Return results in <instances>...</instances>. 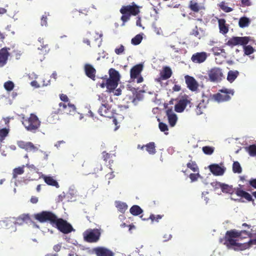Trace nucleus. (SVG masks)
<instances>
[{"instance_id": "a19ab883", "label": "nucleus", "mask_w": 256, "mask_h": 256, "mask_svg": "<svg viewBox=\"0 0 256 256\" xmlns=\"http://www.w3.org/2000/svg\"><path fill=\"white\" fill-rule=\"evenodd\" d=\"M212 51L213 52L214 54L216 56H218L222 54H226L225 50L224 48H220V47H218V46L213 47L212 48Z\"/></svg>"}, {"instance_id": "9b49d317", "label": "nucleus", "mask_w": 256, "mask_h": 256, "mask_svg": "<svg viewBox=\"0 0 256 256\" xmlns=\"http://www.w3.org/2000/svg\"><path fill=\"white\" fill-rule=\"evenodd\" d=\"M208 74L210 80L214 82H220L224 78L222 69L218 67L212 68L208 71Z\"/></svg>"}, {"instance_id": "5701e85b", "label": "nucleus", "mask_w": 256, "mask_h": 256, "mask_svg": "<svg viewBox=\"0 0 256 256\" xmlns=\"http://www.w3.org/2000/svg\"><path fill=\"white\" fill-rule=\"evenodd\" d=\"M84 72L86 76L92 80H95L96 70L90 64H86L84 66Z\"/></svg>"}, {"instance_id": "2eb2a0df", "label": "nucleus", "mask_w": 256, "mask_h": 256, "mask_svg": "<svg viewBox=\"0 0 256 256\" xmlns=\"http://www.w3.org/2000/svg\"><path fill=\"white\" fill-rule=\"evenodd\" d=\"M17 144L19 148L24 149L27 152H35L38 150V148L34 146L32 142H24L22 140L18 141Z\"/></svg>"}, {"instance_id": "8fccbe9b", "label": "nucleus", "mask_w": 256, "mask_h": 256, "mask_svg": "<svg viewBox=\"0 0 256 256\" xmlns=\"http://www.w3.org/2000/svg\"><path fill=\"white\" fill-rule=\"evenodd\" d=\"M159 128L161 132H164L165 134H168V132H166V131L168 130V126L162 122H160L158 124Z\"/></svg>"}, {"instance_id": "b1692460", "label": "nucleus", "mask_w": 256, "mask_h": 256, "mask_svg": "<svg viewBox=\"0 0 256 256\" xmlns=\"http://www.w3.org/2000/svg\"><path fill=\"white\" fill-rule=\"evenodd\" d=\"M210 171L215 176H222L224 172V168L218 164H212L208 166Z\"/></svg>"}, {"instance_id": "0e129e2a", "label": "nucleus", "mask_w": 256, "mask_h": 256, "mask_svg": "<svg viewBox=\"0 0 256 256\" xmlns=\"http://www.w3.org/2000/svg\"><path fill=\"white\" fill-rule=\"evenodd\" d=\"M14 55L16 56V59H19L22 55V52L18 50H15L14 51Z\"/></svg>"}, {"instance_id": "c756f323", "label": "nucleus", "mask_w": 256, "mask_h": 256, "mask_svg": "<svg viewBox=\"0 0 256 256\" xmlns=\"http://www.w3.org/2000/svg\"><path fill=\"white\" fill-rule=\"evenodd\" d=\"M239 75L238 70H230L228 73L227 80L230 83L232 82Z\"/></svg>"}, {"instance_id": "20e7f679", "label": "nucleus", "mask_w": 256, "mask_h": 256, "mask_svg": "<svg viewBox=\"0 0 256 256\" xmlns=\"http://www.w3.org/2000/svg\"><path fill=\"white\" fill-rule=\"evenodd\" d=\"M239 188H233L232 186L223 184L221 190L224 193L232 194L235 192L239 197L244 198L248 202L254 201L252 196L248 192L242 189L240 184H239Z\"/></svg>"}, {"instance_id": "aec40b11", "label": "nucleus", "mask_w": 256, "mask_h": 256, "mask_svg": "<svg viewBox=\"0 0 256 256\" xmlns=\"http://www.w3.org/2000/svg\"><path fill=\"white\" fill-rule=\"evenodd\" d=\"M10 48H4L0 50V67L4 66L7 62L10 53Z\"/></svg>"}, {"instance_id": "338daca9", "label": "nucleus", "mask_w": 256, "mask_h": 256, "mask_svg": "<svg viewBox=\"0 0 256 256\" xmlns=\"http://www.w3.org/2000/svg\"><path fill=\"white\" fill-rule=\"evenodd\" d=\"M30 84L32 86L35 88H38L40 87V86L36 80H33L30 82Z\"/></svg>"}, {"instance_id": "13d9d810", "label": "nucleus", "mask_w": 256, "mask_h": 256, "mask_svg": "<svg viewBox=\"0 0 256 256\" xmlns=\"http://www.w3.org/2000/svg\"><path fill=\"white\" fill-rule=\"evenodd\" d=\"M222 184L223 183L218 182H216L212 183V186L216 188H222Z\"/></svg>"}, {"instance_id": "f704fd0d", "label": "nucleus", "mask_w": 256, "mask_h": 256, "mask_svg": "<svg viewBox=\"0 0 256 256\" xmlns=\"http://www.w3.org/2000/svg\"><path fill=\"white\" fill-rule=\"evenodd\" d=\"M250 19L246 16L242 17L240 18L238 22L239 26L241 28L247 27L250 24Z\"/></svg>"}, {"instance_id": "c9c22d12", "label": "nucleus", "mask_w": 256, "mask_h": 256, "mask_svg": "<svg viewBox=\"0 0 256 256\" xmlns=\"http://www.w3.org/2000/svg\"><path fill=\"white\" fill-rule=\"evenodd\" d=\"M130 212L132 214L136 216L141 214L143 210L140 206L138 205H134L130 208Z\"/></svg>"}, {"instance_id": "bb28decb", "label": "nucleus", "mask_w": 256, "mask_h": 256, "mask_svg": "<svg viewBox=\"0 0 256 256\" xmlns=\"http://www.w3.org/2000/svg\"><path fill=\"white\" fill-rule=\"evenodd\" d=\"M218 27L220 33L225 34L228 32V27L226 24V21L224 18H220L218 20Z\"/></svg>"}, {"instance_id": "393cba45", "label": "nucleus", "mask_w": 256, "mask_h": 256, "mask_svg": "<svg viewBox=\"0 0 256 256\" xmlns=\"http://www.w3.org/2000/svg\"><path fill=\"white\" fill-rule=\"evenodd\" d=\"M39 46L38 49L42 51V54H46L50 50L48 44L46 42H45L43 38L40 37L38 39Z\"/></svg>"}, {"instance_id": "9d476101", "label": "nucleus", "mask_w": 256, "mask_h": 256, "mask_svg": "<svg viewBox=\"0 0 256 256\" xmlns=\"http://www.w3.org/2000/svg\"><path fill=\"white\" fill-rule=\"evenodd\" d=\"M220 92L213 95L214 98L218 102H222L229 100L231 96L234 95L233 90L224 88L220 90Z\"/></svg>"}, {"instance_id": "1a4fd4ad", "label": "nucleus", "mask_w": 256, "mask_h": 256, "mask_svg": "<svg viewBox=\"0 0 256 256\" xmlns=\"http://www.w3.org/2000/svg\"><path fill=\"white\" fill-rule=\"evenodd\" d=\"M225 236L234 239L243 240L248 238H251L252 234L244 230L238 231L236 230H231L226 232Z\"/></svg>"}, {"instance_id": "ea45409f", "label": "nucleus", "mask_w": 256, "mask_h": 256, "mask_svg": "<svg viewBox=\"0 0 256 256\" xmlns=\"http://www.w3.org/2000/svg\"><path fill=\"white\" fill-rule=\"evenodd\" d=\"M232 171L234 173L240 174L242 172V168L238 161H235L232 164Z\"/></svg>"}, {"instance_id": "e2e57ef3", "label": "nucleus", "mask_w": 256, "mask_h": 256, "mask_svg": "<svg viewBox=\"0 0 256 256\" xmlns=\"http://www.w3.org/2000/svg\"><path fill=\"white\" fill-rule=\"evenodd\" d=\"M60 98L62 101L64 102H68L69 100V99L67 96L64 94H61L60 95Z\"/></svg>"}, {"instance_id": "423d86ee", "label": "nucleus", "mask_w": 256, "mask_h": 256, "mask_svg": "<svg viewBox=\"0 0 256 256\" xmlns=\"http://www.w3.org/2000/svg\"><path fill=\"white\" fill-rule=\"evenodd\" d=\"M108 72L110 77L106 80V88L107 91L110 92L118 86L120 75L117 70L112 68H110Z\"/></svg>"}, {"instance_id": "412c9836", "label": "nucleus", "mask_w": 256, "mask_h": 256, "mask_svg": "<svg viewBox=\"0 0 256 256\" xmlns=\"http://www.w3.org/2000/svg\"><path fill=\"white\" fill-rule=\"evenodd\" d=\"M143 65L138 64L134 66L130 70V78L134 80L139 76L142 70Z\"/></svg>"}, {"instance_id": "f03ea898", "label": "nucleus", "mask_w": 256, "mask_h": 256, "mask_svg": "<svg viewBox=\"0 0 256 256\" xmlns=\"http://www.w3.org/2000/svg\"><path fill=\"white\" fill-rule=\"evenodd\" d=\"M26 130L32 133L38 132L41 125V122L34 114H30L29 116H22L21 120Z\"/></svg>"}, {"instance_id": "c85d7f7f", "label": "nucleus", "mask_w": 256, "mask_h": 256, "mask_svg": "<svg viewBox=\"0 0 256 256\" xmlns=\"http://www.w3.org/2000/svg\"><path fill=\"white\" fill-rule=\"evenodd\" d=\"M203 32V30L201 28H198V26H196L195 28L192 29V32H190V35L194 36L198 39H200L204 35Z\"/></svg>"}, {"instance_id": "37998d69", "label": "nucleus", "mask_w": 256, "mask_h": 256, "mask_svg": "<svg viewBox=\"0 0 256 256\" xmlns=\"http://www.w3.org/2000/svg\"><path fill=\"white\" fill-rule=\"evenodd\" d=\"M187 167L194 172H198V168L195 162L191 161L186 164Z\"/></svg>"}, {"instance_id": "a211bd4d", "label": "nucleus", "mask_w": 256, "mask_h": 256, "mask_svg": "<svg viewBox=\"0 0 256 256\" xmlns=\"http://www.w3.org/2000/svg\"><path fill=\"white\" fill-rule=\"evenodd\" d=\"M98 112L100 116L106 118H112L114 117V114L108 104L106 105L104 104V106H101Z\"/></svg>"}, {"instance_id": "5fc2aeb1", "label": "nucleus", "mask_w": 256, "mask_h": 256, "mask_svg": "<svg viewBox=\"0 0 256 256\" xmlns=\"http://www.w3.org/2000/svg\"><path fill=\"white\" fill-rule=\"evenodd\" d=\"M200 176L198 172L197 174H190V178L192 182H194L197 180L198 177Z\"/></svg>"}, {"instance_id": "f8f14e48", "label": "nucleus", "mask_w": 256, "mask_h": 256, "mask_svg": "<svg viewBox=\"0 0 256 256\" xmlns=\"http://www.w3.org/2000/svg\"><path fill=\"white\" fill-rule=\"evenodd\" d=\"M250 40V38L248 36H233L225 44L231 47L236 45H240L244 46L249 42Z\"/></svg>"}, {"instance_id": "79ce46f5", "label": "nucleus", "mask_w": 256, "mask_h": 256, "mask_svg": "<svg viewBox=\"0 0 256 256\" xmlns=\"http://www.w3.org/2000/svg\"><path fill=\"white\" fill-rule=\"evenodd\" d=\"M142 40V36L140 34L136 35L131 40V42L134 45L139 44Z\"/></svg>"}, {"instance_id": "49530a36", "label": "nucleus", "mask_w": 256, "mask_h": 256, "mask_svg": "<svg viewBox=\"0 0 256 256\" xmlns=\"http://www.w3.org/2000/svg\"><path fill=\"white\" fill-rule=\"evenodd\" d=\"M203 152L208 155L212 154L214 152V148L210 146H204L202 148Z\"/></svg>"}, {"instance_id": "7c9ffc66", "label": "nucleus", "mask_w": 256, "mask_h": 256, "mask_svg": "<svg viewBox=\"0 0 256 256\" xmlns=\"http://www.w3.org/2000/svg\"><path fill=\"white\" fill-rule=\"evenodd\" d=\"M146 150L150 154H154L156 152V145L154 142H150L145 145Z\"/></svg>"}, {"instance_id": "3c124183", "label": "nucleus", "mask_w": 256, "mask_h": 256, "mask_svg": "<svg viewBox=\"0 0 256 256\" xmlns=\"http://www.w3.org/2000/svg\"><path fill=\"white\" fill-rule=\"evenodd\" d=\"M162 215L158 214L156 216H155L154 214H151L149 218L152 220V222H158L159 220L161 219L162 218Z\"/></svg>"}, {"instance_id": "cd10ccee", "label": "nucleus", "mask_w": 256, "mask_h": 256, "mask_svg": "<svg viewBox=\"0 0 256 256\" xmlns=\"http://www.w3.org/2000/svg\"><path fill=\"white\" fill-rule=\"evenodd\" d=\"M43 179L44 182L48 185L55 186L56 188H58L60 187L57 181L54 180L52 176H44Z\"/></svg>"}, {"instance_id": "de8ad7c7", "label": "nucleus", "mask_w": 256, "mask_h": 256, "mask_svg": "<svg viewBox=\"0 0 256 256\" xmlns=\"http://www.w3.org/2000/svg\"><path fill=\"white\" fill-rule=\"evenodd\" d=\"M106 98H107L106 96L103 94L98 96V100L101 103V106H104V105L108 104Z\"/></svg>"}, {"instance_id": "864d4df0", "label": "nucleus", "mask_w": 256, "mask_h": 256, "mask_svg": "<svg viewBox=\"0 0 256 256\" xmlns=\"http://www.w3.org/2000/svg\"><path fill=\"white\" fill-rule=\"evenodd\" d=\"M124 47L123 45L121 44L118 48L115 49L114 52L117 54H120L124 52Z\"/></svg>"}, {"instance_id": "603ef678", "label": "nucleus", "mask_w": 256, "mask_h": 256, "mask_svg": "<svg viewBox=\"0 0 256 256\" xmlns=\"http://www.w3.org/2000/svg\"><path fill=\"white\" fill-rule=\"evenodd\" d=\"M88 9L85 8L84 10H79L78 12L76 10H74L72 12V14L75 16H77L78 14L80 15V14H83L85 16L88 14Z\"/></svg>"}, {"instance_id": "dca6fc26", "label": "nucleus", "mask_w": 256, "mask_h": 256, "mask_svg": "<svg viewBox=\"0 0 256 256\" xmlns=\"http://www.w3.org/2000/svg\"><path fill=\"white\" fill-rule=\"evenodd\" d=\"M76 107L74 104L68 103L66 104L60 102L59 104V108L58 110V113L60 114H69L72 110H74Z\"/></svg>"}, {"instance_id": "f257e3e1", "label": "nucleus", "mask_w": 256, "mask_h": 256, "mask_svg": "<svg viewBox=\"0 0 256 256\" xmlns=\"http://www.w3.org/2000/svg\"><path fill=\"white\" fill-rule=\"evenodd\" d=\"M33 217L40 222H49L52 226L55 225L56 228L64 234L70 233L74 230L70 224L62 218H58L50 211H42L34 214Z\"/></svg>"}, {"instance_id": "0eeeda50", "label": "nucleus", "mask_w": 256, "mask_h": 256, "mask_svg": "<svg viewBox=\"0 0 256 256\" xmlns=\"http://www.w3.org/2000/svg\"><path fill=\"white\" fill-rule=\"evenodd\" d=\"M100 230L98 228L88 229L83 234L84 240L88 242H96L100 236Z\"/></svg>"}, {"instance_id": "774afa93", "label": "nucleus", "mask_w": 256, "mask_h": 256, "mask_svg": "<svg viewBox=\"0 0 256 256\" xmlns=\"http://www.w3.org/2000/svg\"><path fill=\"white\" fill-rule=\"evenodd\" d=\"M181 90V86L178 84H174L172 88V90L174 92H179Z\"/></svg>"}, {"instance_id": "473e14b6", "label": "nucleus", "mask_w": 256, "mask_h": 256, "mask_svg": "<svg viewBox=\"0 0 256 256\" xmlns=\"http://www.w3.org/2000/svg\"><path fill=\"white\" fill-rule=\"evenodd\" d=\"M24 167L25 166L22 165V166H19L14 168L12 171V178L16 179L18 175L23 174L24 172Z\"/></svg>"}, {"instance_id": "ddd939ff", "label": "nucleus", "mask_w": 256, "mask_h": 256, "mask_svg": "<svg viewBox=\"0 0 256 256\" xmlns=\"http://www.w3.org/2000/svg\"><path fill=\"white\" fill-rule=\"evenodd\" d=\"M190 104V100L188 96L184 95L178 102L174 106V110L177 112H182L186 106Z\"/></svg>"}, {"instance_id": "a878e982", "label": "nucleus", "mask_w": 256, "mask_h": 256, "mask_svg": "<svg viewBox=\"0 0 256 256\" xmlns=\"http://www.w3.org/2000/svg\"><path fill=\"white\" fill-rule=\"evenodd\" d=\"M166 115L168 117V122L171 126H174L177 121L176 115L174 113L172 108L168 109L166 110Z\"/></svg>"}, {"instance_id": "bf43d9fd", "label": "nucleus", "mask_w": 256, "mask_h": 256, "mask_svg": "<svg viewBox=\"0 0 256 256\" xmlns=\"http://www.w3.org/2000/svg\"><path fill=\"white\" fill-rule=\"evenodd\" d=\"M102 158L104 161H107L110 158V154L106 152H103Z\"/></svg>"}, {"instance_id": "2f4dec72", "label": "nucleus", "mask_w": 256, "mask_h": 256, "mask_svg": "<svg viewBox=\"0 0 256 256\" xmlns=\"http://www.w3.org/2000/svg\"><path fill=\"white\" fill-rule=\"evenodd\" d=\"M115 204L118 211L122 214L126 212L128 208L126 203L120 201L116 202Z\"/></svg>"}, {"instance_id": "72a5a7b5", "label": "nucleus", "mask_w": 256, "mask_h": 256, "mask_svg": "<svg viewBox=\"0 0 256 256\" xmlns=\"http://www.w3.org/2000/svg\"><path fill=\"white\" fill-rule=\"evenodd\" d=\"M90 36L89 39L86 38L84 39L83 42L84 43L87 44L88 46H90V40H96L98 38H100L102 36V34H98L96 33H92V34H90Z\"/></svg>"}, {"instance_id": "58836bf2", "label": "nucleus", "mask_w": 256, "mask_h": 256, "mask_svg": "<svg viewBox=\"0 0 256 256\" xmlns=\"http://www.w3.org/2000/svg\"><path fill=\"white\" fill-rule=\"evenodd\" d=\"M218 6L221 10L226 12H230L233 10V8L228 6L227 4L225 2H220Z\"/></svg>"}, {"instance_id": "4c0bfd02", "label": "nucleus", "mask_w": 256, "mask_h": 256, "mask_svg": "<svg viewBox=\"0 0 256 256\" xmlns=\"http://www.w3.org/2000/svg\"><path fill=\"white\" fill-rule=\"evenodd\" d=\"M10 132L9 128H3L0 130V142H2L8 136Z\"/></svg>"}, {"instance_id": "09e8293b", "label": "nucleus", "mask_w": 256, "mask_h": 256, "mask_svg": "<svg viewBox=\"0 0 256 256\" xmlns=\"http://www.w3.org/2000/svg\"><path fill=\"white\" fill-rule=\"evenodd\" d=\"M4 88L8 91L12 90L14 88V84L12 81H8L4 84Z\"/></svg>"}, {"instance_id": "e433bc0d", "label": "nucleus", "mask_w": 256, "mask_h": 256, "mask_svg": "<svg viewBox=\"0 0 256 256\" xmlns=\"http://www.w3.org/2000/svg\"><path fill=\"white\" fill-rule=\"evenodd\" d=\"M189 8L192 11L196 12H198L201 8L200 5L198 3L193 1L190 2Z\"/></svg>"}, {"instance_id": "6ab92c4d", "label": "nucleus", "mask_w": 256, "mask_h": 256, "mask_svg": "<svg viewBox=\"0 0 256 256\" xmlns=\"http://www.w3.org/2000/svg\"><path fill=\"white\" fill-rule=\"evenodd\" d=\"M207 57V54L206 52H196L192 54L191 60L194 63L200 64L204 62Z\"/></svg>"}, {"instance_id": "052dcab7", "label": "nucleus", "mask_w": 256, "mask_h": 256, "mask_svg": "<svg viewBox=\"0 0 256 256\" xmlns=\"http://www.w3.org/2000/svg\"><path fill=\"white\" fill-rule=\"evenodd\" d=\"M247 242L249 248L252 246L256 245V236L255 238L250 239V240Z\"/></svg>"}, {"instance_id": "39448f33", "label": "nucleus", "mask_w": 256, "mask_h": 256, "mask_svg": "<svg viewBox=\"0 0 256 256\" xmlns=\"http://www.w3.org/2000/svg\"><path fill=\"white\" fill-rule=\"evenodd\" d=\"M238 240V239L230 238L224 236L223 239L220 240V242H224V244L228 248L233 249L235 251L244 250L249 248L248 242L238 243L237 242Z\"/></svg>"}, {"instance_id": "7ed1b4c3", "label": "nucleus", "mask_w": 256, "mask_h": 256, "mask_svg": "<svg viewBox=\"0 0 256 256\" xmlns=\"http://www.w3.org/2000/svg\"><path fill=\"white\" fill-rule=\"evenodd\" d=\"M120 12L122 14L120 18L122 22V26H124L125 23L130 20L131 16H136L140 12L139 6L134 2H132L131 5L122 6Z\"/></svg>"}, {"instance_id": "6e6552de", "label": "nucleus", "mask_w": 256, "mask_h": 256, "mask_svg": "<svg viewBox=\"0 0 256 256\" xmlns=\"http://www.w3.org/2000/svg\"><path fill=\"white\" fill-rule=\"evenodd\" d=\"M29 220H30V216L28 214H22L16 218L15 222L10 220H6L4 221V223L5 224L7 228H10L12 226V230L15 232L16 230V224H22L24 222Z\"/></svg>"}, {"instance_id": "4d7b16f0", "label": "nucleus", "mask_w": 256, "mask_h": 256, "mask_svg": "<svg viewBox=\"0 0 256 256\" xmlns=\"http://www.w3.org/2000/svg\"><path fill=\"white\" fill-rule=\"evenodd\" d=\"M202 105L201 104H199L196 109V112L198 115H200L203 113L202 110Z\"/></svg>"}, {"instance_id": "680f3d73", "label": "nucleus", "mask_w": 256, "mask_h": 256, "mask_svg": "<svg viewBox=\"0 0 256 256\" xmlns=\"http://www.w3.org/2000/svg\"><path fill=\"white\" fill-rule=\"evenodd\" d=\"M41 25L42 26H46L47 25V17L46 16H42L41 18V22H40Z\"/></svg>"}, {"instance_id": "c03bdc74", "label": "nucleus", "mask_w": 256, "mask_h": 256, "mask_svg": "<svg viewBox=\"0 0 256 256\" xmlns=\"http://www.w3.org/2000/svg\"><path fill=\"white\" fill-rule=\"evenodd\" d=\"M247 152H248L250 156H256V145H250L248 147L246 148Z\"/></svg>"}, {"instance_id": "4be33fe9", "label": "nucleus", "mask_w": 256, "mask_h": 256, "mask_svg": "<svg viewBox=\"0 0 256 256\" xmlns=\"http://www.w3.org/2000/svg\"><path fill=\"white\" fill-rule=\"evenodd\" d=\"M172 70L169 66H166L163 68L162 70L160 72V77L156 80L158 82H160L161 80H166L170 78L172 75Z\"/></svg>"}, {"instance_id": "69168bd1", "label": "nucleus", "mask_w": 256, "mask_h": 256, "mask_svg": "<svg viewBox=\"0 0 256 256\" xmlns=\"http://www.w3.org/2000/svg\"><path fill=\"white\" fill-rule=\"evenodd\" d=\"M242 4L244 6H250L251 5V2L250 0H241Z\"/></svg>"}, {"instance_id": "4468645a", "label": "nucleus", "mask_w": 256, "mask_h": 256, "mask_svg": "<svg viewBox=\"0 0 256 256\" xmlns=\"http://www.w3.org/2000/svg\"><path fill=\"white\" fill-rule=\"evenodd\" d=\"M92 252L96 256H114V253L111 250L103 246H98L92 248Z\"/></svg>"}, {"instance_id": "a18cd8bd", "label": "nucleus", "mask_w": 256, "mask_h": 256, "mask_svg": "<svg viewBox=\"0 0 256 256\" xmlns=\"http://www.w3.org/2000/svg\"><path fill=\"white\" fill-rule=\"evenodd\" d=\"M244 51L246 55L248 56L254 52V48L250 45H246L244 46Z\"/></svg>"}, {"instance_id": "6e6d98bb", "label": "nucleus", "mask_w": 256, "mask_h": 256, "mask_svg": "<svg viewBox=\"0 0 256 256\" xmlns=\"http://www.w3.org/2000/svg\"><path fill=\"white\" fill-rule=\"evenodd\" d=\"M248 184L252 188L256 189V178H251L248 181Z\"/></svg>"}, {"instance_id": "f3484780", "label": "nucleus", "mask_w": 256, "mask_h": 256, "mask_svg": "<svg viewBox=\"0 0 256 256\" xmlns=\"http://www.w3.org/2000/svg\"><path fill=\"white\" fill-rule=\"evenodd\" d=\"M184 78L187 87L190 90L195 92L198 90V84L194 77L186 75L184 76Z\"/></svg>"}]
</instances>
